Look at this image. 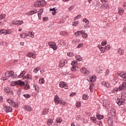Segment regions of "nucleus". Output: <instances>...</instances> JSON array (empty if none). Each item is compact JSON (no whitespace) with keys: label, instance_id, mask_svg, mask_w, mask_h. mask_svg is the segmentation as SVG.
<instances>
[{"label":"nucleus","instance_id":"nucleus-14","mask_svg":"<svg viewBox=\"0 0 126 126\" xmlns=\"http://www.w3.org/2000/svg\"><path fill=\"white\" fill-rule=\"evenodd\" d=\"M5 77L6 78L5 79V80H6V79H8L7 77H9L10 76H12V75H13V71H11L10 72H6L5 73Z\"/></svg>","mask_w":126,"mask_h":126},{"label":"nucleus","instance_id":"nucleus-19","mask_svg":"<svg viewBox=\"0 0 126 126\" xmlns=\"http://www.w3.org/2000/svg\"><path fill=\"white\" fill-rule=\"evenodd\" d=\"M101 85L102 86H104L105 87H108V88H110V83L108 82H106L105 81H103L101 83Z\"/></svg>","mask_w":126,"mask_h":126},{"label":"nucleus","instance_id":"nucleus-3","mask_svg":"<svg viewBox=\"0 0 126 126\" xmlns=\"http://www.w3.org/2000/svg\"><path fill=\"white\" fill-rule=\"evenodd\" d=\"M72 67L71 68L72 71H76L78 69L77 67V62L76 61H73L71 63Z\"/></svg>","mask_w":126,"mask_h":126},{"label":"nucleus","instance_id":"nucleus-5","mask_svg":"<svg viewBox=\"0 0 126 126\" xmlns=\"http://www.w3.org/2000/svg\"><path fill=\"white\" fill-rule=\"evenodd\" d=\"M60 87L61 88H64V89H68V86L67 84L64 82H60Z\"/></svg>","mask_w":126,"mask_h":126},{"label":"nucleus","instance_id":"nucleus-7","mask_svg":"<svg viewBox=\"0 0 126 126\" xmlns=\"http://www.w3.org/2000/svg\"><path fill=\"white\" fill-rule=\"evenodd\" d=\"M117 75L119 76H120V77H122L123 78V80L124 81H126V73H125V72H119L117 73Z\"/></svg>","mask_w":126,"mask_h":126},{"label":"nucleus","instance_id":"nucleus-1","mask_svg":"<svg viewBox=\"0 0 126 126\" xmlns=\"http://www.w3.org/2000/svg\"><path fill=\"white\" fill-rule=\"evenodd\" d=\"M126 100V92L123 91L121 95V99L118 98L117 100V103L119 105V106H122V105H125V101Z\"/></svg>","mask_w":126,"mask_h":126},{"label":"nucleus","instance_id":"nucleus-8","mask_svg":"<svg viewBox=\"0 0 126 126\" xmlns=\"http://www.w3.org/2000/svg\"><path fill=\"white\" fill-rule=\"evenodd\" d=\"M6 102L9 104L11 106H13V107H16L15 105V102H14V100L12 98H8L6 99Z\"/></svg>","mask_w":126,"mask_h":126},{"label":"nucleus","instance_id":"nucleus-38","mask_svg":"<svg viewBox=\"0 0 126 126\" xmlns=\"http://www.w3.org/2000/svg\"><path fill=\"white\" fill-rule=\"evenodd\" d=\"M108 124L109 126H113V120L111 119H109L107 121Z\"/></svg>","mask_w":126,"mask_h":126},{"label":"nucleus","instance_id":"nucleus-41","mask_svg":"<svg viewBox=\"0 0 126 126\" xmlns=\"http://www.w3.org/2000/svg\"><path fill=\"white\" fill-rule=\"evenodd\" d=\"M4 91L7 94H9V92L10 91V90H9V88L6 87V88H4Z\"/></svg>","mask_w":126,"mask_h":126},{"label":"nucleus","instance_id":"nucleus-26","mask_svg":"<svg viewBox=\"0 0 126 126\" xmlns=\"http://www.w3.org/2000/svg\"><path fill=\"white\" fill-rule=\"evenodd\" d=\"M60 35L61 36H67L68 35V33L65 31H63L60 32Z\"/></svg>","mask_w":126,"mask_h":126},{"label":"nucleus","instance_id":"nucleus-47","mask_svg":"<svg viewBox=\"0 0 126 126\" xmlns=\"http://www.w3.org/2000/svg\"><path fill=\"white\" fill-rule=\"evenodd\" d=\"M89 88L91 92H93V88H94V85L93 84H91Z\"/></svg>","mask_w":126,"mask_h":126},{"label":"nucleus","instance_id":"nucleus-13","mask_svg":"<svg viewBox=\"0 0 126 126\" xmlns=\"http://www.w3.org/2000/svg\"><path fill=\"white\" fill-rule=\"evenodd\" d=\"M100 9H109L110 5L109 4H102L100 6Z\"/></svg>","mask_w":126,"mask_h":126},{"label":"nucleus","instance_id":"nucleus-34","mask_svg":"<svg viewBox=\"0 0 126 126\" xmlns=\"http://www.w3.org/2000/svg\"><path fill=\"white\" fill-rule=\"evenodd\" d=\"M39 84H44L45 83V79L44 78H41L39 80Z\"/></svg>","mask_w":126,"mask_h":126},{"label":"nucleus","instance_id":"nucleus-2","mask_svg":"<svg viewBox=\"0 0 126 126\" xmlns=\"http://www.w3.org/2000/svg\"><path fill=\"white\" fill-rule=\"evenodd\" d=\"M54 102L56 105H59V104H62V105H65V101L62 99H60L59 95H56L54 97Z\"/></svg>","mask_w":126,"mask_h":126},{"label":"nucleus","instance_id":"nucleus-4","mask_svg":"<svg viewBox=\"0 0 126 126\" xmlns=\"http://www.w3.org/2000/svg\"><path fill=\"white\" fill-rule=\"evenodd\" d=\"M48 45L51 49H53L55 51L58 49V46H57V44L54 42H48Z\"/></svg>","mask_w":126,"mask_h":126},{"label":"nucleus","instance_id":"nucleus-50","mask_svg":"<svg viewBox=\"0 0 126 126\" xmlns=\"http://www.w3.org/2000/svg\"><path fill=\"white\" fill-rule=\"evenodd\" d=\"M29 37H31L32 38H34V32H30L29 33Z\"/></svg>","mask_w":126,"mask_h":126},{"label":"nucleus","instance_id":"nucleus-39","mask_svg":"<svg viewBox=\"0 0 126 126\" xmlns=\"http://www.w3.org/2000/svg\"><path fill=\"white\" fill-rule=\"evenodd\" d=\"M82 35L83 38H87V37H88V35L87 33H85V32H83Z\"/></svg>","mask_w":126,"mask_h":126},{"label":"nucleus","instance_id":"nucleus-51","mask_svg":"<svg viewBox=\"0 0 126 126\" xmlns=\"http://www.w3.org/2000/svg\"><path fill=\"white\" fill-rule=\"evenodd\" d=\"M105 49L106 50V51H109L110 50V49H111V46H110L109 45H108L107 46H106L104 47Z\"/></svg>","mask_w":126,"mask_h":126},{"label":"nucleus","instance_id":"nucleus-44","mask_svg":"<svg viewBox=\"0 0 126 126\" xmlns=\"http://www.w3.org/2000/svg\"><path fill=\"white\" fill-rule=\"evenodd\" d=\"M33 87H34V89H35V91H37V92H38V91H39V90L40 89L39 88V87L35 84L33 85Z\"/></svg>","mask_w":126,"mask_h":126},{"label":"nucleus","instance_id":"nucleus-64","mask_svg":"<svg viewBox=\"0 0 126 126\" xmlns=\"http://www.w3.org/2000/svg\"><path fill=\"white\" fill-rule=\"evenodd\" d=\"M73 8H74V7L73 5H72L70 7H69L68 9H69V10H70V11H71V10H72V9H73Z\"/></svg>","mask_w":126,"mask_h":126},{"label":"nucleus","instance_id":"nucleus-54","mask_svg":"<svg viewBox=\"0 0 126 126\" xmlns=\"http://www.w3.org/2000/svg\"><path fill=\"white\" fill-rule=\"evenodd\" d=\"M107 42L105 40V41H102V42H101V46H106V45H107Z\"/></svg>","mask_w":126,"mask_h":126},{"label":"nucleus","instance_id":"nucleus-43","mask_svg":"<svg viewBox=\"0 0 126 126\" xmlns=\"http://www.w3.org/2000/svg\"><path fill=\"white\" fill-rule=\"evenodd\" d=\"M91 121H92V122L93 123H96L97 122V120L96 119V117H91Z\"/></svg>","mask_w":126,"mask_h":126},{"label":"nucleus","instance_id":"nucleus-6","mask_svg":"<svg viewBox=\"0 0 126 126\" xmlns=\"http://www.w3.org/2000/svg\"><path fill=\"white\" fill-rule=\"evenodd\" d=\"M103 106L105 109H110V101L107 100H103Z\"/></svg>","mask_w":126,"mask_h":126},{"label":"nucleus","instance_id":"nucleus-55","mask_svg":"<svg viewBox=\"0 0 126 126\" xmlns=\"http://www.w3.org/2000/svg\"><path fill=\"white\" fill-rule=\"evenodd\" d=\"M23 96L24 97H25V98H30V97H31V96L29 94H24Z\"/></svg>","mask_w":126,"mask_h":126},{"label":"nucleus","instance_id":"nucleus-49","mask_svg":"<svg viewBox=\"0 0 126 126\" xmlns=\"http://www.w3.org/2000/svg\"><path fill=\"white\" fill-rule=\"evenodd\" d=\"M76 106L77 108H79V107L81 106V102L80 101H77L76 103Z\"/></svg>","mask_w":126,"mask_h":126},{"label":"nucleus","instance_id":"nucleus-29","mask_svg":"<svg viewBox=\"0 0 126 126\" xmlns=\"http://www.w3.org/2000/svg\"><path fill=\"white\" fill-rule=\"evenodd\" d=\"M52 124H53V119L49 118L47 121V125L51 126Z\"/></svg>","mask_w":126,"mask_h":126},{"label":"nucleus","instance_id":"nucleus-40","mask_svg":"<svg viewBox=\"0 0 126 126\" xmlns=\"http://www.w3.org/2000/svg\"><path fill=\"white\" fill-rule=\"evenodd\" d=\"M25 78H27V79H32V76L31 74H28L25 76Z\"/></svg>","mask_w":126,"mask_h":126},{"label":"nucleus","instance_id":"nucleus-53","mask_svg":"<svg viewBox=\"0 0 126 126\" xmlns=\"http://www.w3.org/2000/svg\"><path fill=\"white\" fill-rule=\"evenodd\" d=\"M81 18V15H78L76 17L74 18V20L75 21L76 19H80Z\"/></svg>","mask_w":126,"mask_h":126},{"label":"nucleus","instance_id":"nucleus-33","mask_svg":"<svg viewBox=\"0 0 126 126\" xmlns=\"http://www.w3.org/2000/svg\"><path fill=\"white\" fill-rule=\"evenodd\" d=\"M96 118L98 120H102V119L104 118V116L103 115H100V114H97L96 115Z\"/></svg>","mask_w":126,"mask_h":126},{"label":"nucleus","instance_id":"nucleus-48","mask_svg":"<svg viewBox=\"0 0 126 126\" xmlns=\"http://www.w3.org/2000/svg\"><path fill=\"white\" fill-rule=\"evenodd\" d=\"M5 17V14H0V20L3 19V18H4Z\"/></svg>","mask_w":126,"mask_h":126},{"label":"nucleus","instance_id":"nucleus-9","mask_svg":"<svg viewBox=\"0 0 126 126\" xmlns=\"http://www.w3.org/2000/svg\"><path fill=\"white\" fill-rule=\"evenodd\" d=\"M3 110L6 112V113H10L12 111V108L10 106H7L6 105L3 106Z\"/></svg>","mask_w":126,"mask_h":126},{"label":"nucleus","instance_id":"nucleus-22","mask_svg":"<svg viewBox=\"0 0 126 126\" xmlns=\"http://www.w3.org/2000/svg\"><path fill=\"white\" fill-rule=\"evenodd\" d=\"M89 81H90V82H93V81H96V76H92L91 77H90V78H89Z\"/></svg>","mask_w":126,"mask_h":126},{"label":"nucleus","instance_id":"nucleus-35","mask_svg":"<svg viewBox=\"0 0 126 126\" xmlns=\"http://www.w3.org/2000/svg\"><path fill=\"white\" fill-rule=\"evenodd\" d=\"M75 58L77 61H79V62L82 60V58H81V56H80V55L76 56Z\"/></svg>","mask_w":126,"mask_h":126},{"label":"nucleus","instance_id":"nucleus-61","mask_svg":"<svg viewBox=\"0 0 126 126\" xmlns=\"http://www.w3.org/2000/svg\"><path fill=\"white\" fill-rule=\"evenodd\" d=\"M78 24V21H75L72 23L73 26H76Z\"/></svg>","mask_w":126,"mask_h":126},{"label":"nucleus","instance_id":"nucleus-27","mask_svg":"<svg viewBox=\"0 0 126 126\" xmlns=\"http://www.w3.org/2000/svg\"><path fill=\"white\" fill-rule=\"evenodd\" d=\"M43 11H44L43 8H41L38 10V17H40V16H41V15L42 14V13H43Z\"/></svg>","mask_w":126,"mask_h":126},{"label":"nucleus","instance_id":"nucleus-24","mask_svg":"<svg viewBox=\"0 0 126 126\" xmlns=\"http://www.w3.org/2000/svg\"><path fill=\"white\" fill-rule=\"evenodd\" d=\"M118 91H121L119 88H115L112 91V93L114 94H117V93H118Z\"/></svg>","mask_w":126,"mask_h":126},{"label":"nucleus","instance_id":"nucleus-28","mask_svg":"<svg viewBox=\"0 0 126 126\" xmlns=\"http://www.w3.org/2000/svg\"><path fill=\"white\" fill-rule=\"evenodd\" d=\"M83 32V31H78L75 33V35H76V36H79L81 35H82Z\"/></svg>","mask_w":126,"mask_h":126},{"label":"nucleus","instance_id":"nucleus-37","mask_svg":"<svg viewBox=\"0 0 126 126\" xmlns=\"http://www.w3.org/2000/svg\"><path fill=\"white\" fill-rule=\"evenodd\" d=\"M118 52L120 55H124L125 54V50H122L121 48H119Z\"/></svg>","mask_w":126,"mask_h":126},{"label":"nucleus","instance_id":"nucleus-23","mask_svg":"<svg viewBox=\"0 0 126 126\" xmlns=\"http://www.w3.org/2000/svg\"><path fill=\"white\" fill-rule=\"evenodd\" d=\"M16 85H21V86H23V85L25 84V83H24V82H22L20 80H19L16 82Z\"/></svg>","mask_w":126,"mask_h":126},{"label":"nucleus","instance_id":"nucleus-45","mask_svg":"<svg viewBox=\"0 0 126 126\" xmlns=\"http://www.w3.org/2000/svg\"><path fill=\"white\" fill-rule=\"evenodd\" d=\"M99 50H100L101 53H102V54H104V53H105V52H106V49H105V48H104L103 47H101V48H100Z\"/></svg>","mask_w":126,"mask_h":126},{"label":"nucleus","instance_id":"nucleus-32","mask_svg":"<svg viewBox=\"0 0 126 126\" xmlns=\"http://www.w3.org/2000/svg\"><path fill=\"white\" fill-rule=\"evenodd\" d=\"M48 113H49V109H45L43 110L42 115H47Z\"/></svg>","mask_w":126,"mask_h":126},{"label":"nucleus","instance_id":"nucleus-21","mask_svg":"<svg viewBox=\"0 0 126 126\" xmlns=\"http://www.w3.org/2000/svg\"><path fill=\"white\" fill-rule=\"evenodd\" d=\"M103 70V67H97L96 69V71L97 73H102Z\"/></svg>","mask_w":126,"mask_h":126},{"label":"nucleus","instance_id":"nucleus-31","mask_svg":"<svg viewBox=\"0 0 126 126\" xmlns=\"http://www.w3.org/2000/svg\"><path fill=\"white\" fill-rule=\"evenodd\" d=\"M43 5V2L42 1H39L35 4V7H38L39 6H41Z\"/></svg>","mask_w":126,"mask_h":126},{"label":"nucleus","instance_id":"nucleus-56","mask_svg":"<svg viewBox=\"0 0 126 126\" xmlns=\"http://www.w3.org/2000/svg\"><path fill=\"white\" fill-rule=\"evenodd\" d=\"M67 55L68 57H73V53L72 52H68Z\"/></svg>","mask_w":126,"mask_h":126},{"label":"nucleus","instance_id":"nucleus-58","mask_svg":"<svg viewBox=\"0 0 126 126\" xmlns=\"http://www.w3.org/2000/svg\"><path fill=\"white\" fill-rule=\"evenodd\" d=\"M20 37L22 38V39H24L25 38V33H23L20 35Z\"/></svg>","mask_w":126,"mask_h":126},{"label":"nucleus","instance_id":"nucleus-63","mask_svg":"<svg viewBox=\"0 0 126 126\" xmlns=\"http://www.w3.org/2000/svg\"><path fill=\"white\" fill-rule=\"evenodd\" d=\"M43 21H48V20H49V18H48V17H43Z\"/></svg>","mask_w":126,"mask_h":126},{"label":"nucleus","instance_id":"nucleus-36","mask_svg":"<svg viewBox=\"0 0 126 126\" xmlns=\"http://www.w3.org/2000/svg\"><path fill=\"white\" fill-rule=\"evenodd\" d=\"M26 73V71H23L21 74L18 76V78H20L21 77H23V76H24L25 74Z\"/></svg>","mask_w":126,"mask_h":126},{"label":"nucleus","instance_id":"nucleus-12","mask_svg":"<svg viewBox=\"0 0 126 126\" xmlns=\"http://www.w3.org/2000/svg\"><path fill=\"white\" fill-rule=\"evenodd\" d=\"M67 63V61L64 59H62L59 63V67H63Z\"/></svg>","mask_w":126,"mask_h":126},{"label":"nucleus","instance_id":"nucleus-46","mask_svg":"<svg viewBox=\"0 0 126 126\" xmlns=\"http://www.w3.org/2000/svg\"><path fill=\"white\" fill-rule=\"evenodd\" d=\"M83 21H84V22H85L86 23V24H87V25H88V24H89V20H88V19L85 18L83 20Z\"/></svg>","mask_w":126,"mask_h":126},{"label":"nucleus","instance_id":"nucleus-11","mask_svg":"<svg viewBox=\"0 0 126 126\" xmlns=\"http://www.w3.org/2000/svg\"><path fill=\"white\" fill-rule=\"evenodd\" d=\"M119 90L123 91V90H126V82H124L122 83L121 85H120L119 87Z\"/></svg>","mask_w":126,"mask_h":126},{"label":"nucleus","instance_id":"nucleus-15","mask_svg":"<svg viewBox=\"0 0 126 126\" xmlns=\"http://www.w3.org/2000/svg\"><path fill=\"white\" fill-rule=\"evenodd\" d=\"M27 56L29 58H32V59H36V54L33 53L29 52L27 54Z\"/></svg>","mask_w":126,"mask_h":126},{"label":"nucleus","instance_id":"nucleus-25","mask_svg":"<svg viewBox=\"0 0 126 126\" xmlns=\"http://www.w3.org/2000/svg\"><path fill=\"white\" fill-rule=\"evenodd\" d=\"M110 114L111 116H116V110L114 108H111L110 110Z\"/></svg>","mask_w":126,"mask_h":126},{"label":"nucleus","instance_id":"nucleus-18","mask_svg":"<svg viewBox=\"0 0 126 126\" xmlns=\"http://www.w3.org/2000/svg\"><path fill=\"white\" fill-rule=\"evenodd\" d=\"M24 108L25 110H26V111H27L28 112H31L32 110V107L29 105L25 106Z\"/></svg>","mask_w":126,"mask_h":126},{"label":"nucleus","instance_id":"nucleus-60","mask_svg":"<svg viewBox=\"0 0 126 126\" xmlns=\"http://www.w3.org/2000/svg\"><path fill=\"white\" fill-rule=\"evenodd\" d=\"M30 88V86L28 84H26V86H25V90H28Z\"/></svg>","mask_w":126,"mask_h":126},{"label":"nucleus","instance_id":"nucleus-52","mask_svg":"<svg viewBox=\"0 0 126 126\" xmlns=\"http://www.w3.org/2000/svg\"><path fill=\"white\" fill-rule=\"evenodd\" d=\"M83 100H86L87 99H88V95L87 94H84L83 95Z\"/></svg>","mask_w":126,"mask_h":126},{"label":"nucleus","instance_id":"nucleus-20","mask_svg":"<svg viewBox=\"0 0 126 126\" xmlns=\"http://www.w3.org/2000/svg\"><path fill=\"white\" fill-rule=\"evenodd\" d=\"M125 13V10L123 8H118V13L120 15H123Z\"/></svg>","mask_w":126,"mask_h":126},{"label":"nucleus","instance_id":"nucleus-59","mask_svg":"<svg viewBox=\"0 0 126 126\" xmlns=\"http://www.w3.org/2000/svg\"><path fill=\"white\" fill-rule=\"evenodd\" d=\"M105 73V76L109 75V73H110V70H109V69H106Z\"/></svg>","mask_w":126,"mask_h":126},{"label":"nucleus","instance_id":"nucleus-62","mask_svg":"<svg viewBox=\"0 0 126 126\" xmlns=\"http://www.w3.org/2000/svg\"><path fill=\"white\" fill-rule=\"evenodd\" d=\"M83 46H84V44H83V43H80V44L77 46V48H82V47H83Z\"/></svg>","mask_w":126,"mask_h":126},{"label":"nucleus","instance_id":"nucleus-16","mask_svg":"<svg viewBox=\"0 0 126 126\" xmlns=\"http://www.w3.org/2000/svg\"><path fill=\"white\" fill-rule=\"evenodd\" d=\"M22 23H23V21H15V20H14L12 22V24H14V25H21V24H22Z\"/></svg>","mask_w":126,"mask_h":126},{"label":"nucleus","instance_id":"nucleus-10","mask_svg":"<svg viewBox=\"0 0 126 126\" xmlns=\"http://www.w3.org/2000/svg\"><path fill=\"white\" fill-rule=\"evenodd\" d=\"M80 71L85 75H89V74L90 73V72L85 68H83L81 69Z\"/></svg>","mask_w":126,"mask_h":126},{"label":"nucleus","instance_id":"nucleus-17","mask_svg":"<svg viewBox=\"0 0 126 126\" xmlns=\"http://www.w3.org/2000/svg\"><path fill=\"white\" fill-rule=\"evenodd\" d=\"M2 33H3L4 35H7V34H11V33H12V32H11V30H2Z\"/></svg>","mask_w":126,"mask_h":126},{"label":"nucleus","instance_id":"nucleus-57","mask_svg":"<svg viewBox=\"0 0 126 126\" xmlns=\"http://www.w3.org/2000/svg\"><path fill=\"white\" fill-rule=\"evenodd\" d=\"M37 12H38V11L36 9H34L33 11H31L32 15V14H34V13H37Z\"/></svg>","mask_w":126,"mask_h":126},{"label":"nucleus","instance_id":"nucleus-30","mask_svg":"<svg viewBox=\"0 0 126 126\" xmlns=\"http://www.w3.org/2000/svg\"><path fill=\"white\" fill-rule=\"evenodd\" d=\"M62 122H63V119L61 117H58L56 119V123L59 124H61Z\"/></svg>","mask_w":126,"mask_h":126},{"label":"nucleus","instance_id":"nucleus-42","mask_svg":"<svg viewBox=\"0 0 126 126\" xmlns=\"http://www.w3.org/2000/svg\"><path fill=\"white\" fill-rule=\"evenodd\" d=\"M39 70H40V67H35L33 70V72L34 73H37V72H38V71H39Z\"/></svg>","mask_w":126,"mask_h":126}]
</instances>
